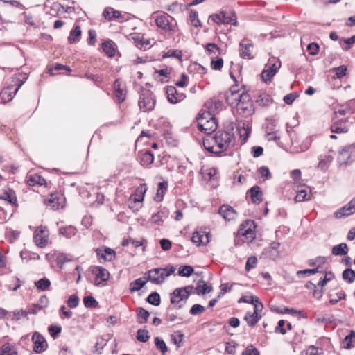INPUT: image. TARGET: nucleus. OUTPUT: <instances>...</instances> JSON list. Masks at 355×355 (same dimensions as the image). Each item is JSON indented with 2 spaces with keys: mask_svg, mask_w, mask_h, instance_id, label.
Here are the masks:
<instances>
[{
  "mask_svg": "<svg viewBox=\"0 0 355 355\" xmlns=\"http://www.w3.org/2000/svg\"><path fill=\"white\" fill-rule=\"evenodd\" d=\"M150 336L148 331L146 329H139L137 334V339L142 343H145L148 340Z\"/></svg>",
  "mask_w": 355,
  "mask_h": 355,
  "instance_id": "3c124183",
  "label": "nucleus"
},
{
  "mask_svg": "<svg viewBox=\"0 0 355 355\" xmlns=\"http://www.w3.org/2000/svg\"><path fill=\"white\" fill-rule=\"evenodd\" d=\"M192 241L197 245H205L209 242V233L202 231H196L193 232Z\"/></svg>",
  "mask_w": 355,
  "mask_h": 355,
  "instance_id": "4be33fe9",
  "label": "nucleus"
},
{
  "mask_svg": "<svg viewBox=\"0 0 355 355\" xmlns=\"http://www.w3.org/2000/svg\"><path fill=\"white\" fill-rule=\"evenodd\" d=\"M209 19L217 24H231L234 26L237 25L236 17L234 13H231L230 15L227 16L225 12H220V13L210 15Z\"/></svg>",
  "mask_w": 355,
  "mask_h": 355,
  "instance_id": "ddd939ff",
  "label": "nucleus"
},
{
  "mask_svg": "<svg viewBox=\"0 0 355 355\" xmlns=\"http://www.w3.org/2000/svg\"><path fill=\"white\" fill-rule=\"evenodd\" d=\"M279 243L272 242L269 247L264 249L263 254L270 259L275 260L279 257Z\"/></svg>",
  "mask_w": 355,
  "mask_h": 355,
  "instance_id": "5701e85b",
  "label": "nucleus"
},
{
  "mask_svg": "<svg viewBox=\"0 0 355 355\" xmlns=\"http://www.w3.org/2000/svg\"><path fill=\"white\" fill-rule=\"evenodd\" d=\"M236 107L237 114L245 117L251 116L254 112L253 103L248 94L243 96Z\"/></svg>",
  "mask_w": 355,
  "mask_h": 355,
  "instance_id": "6e6552de",
  "label": "nucleus"
},
{
  "mask_svg": "<svg viewBox=\"0 0 355 355\" xmlns=\"http://www.w3.org/2000/svg\"><path fill=\"white\" fill-rule=\"evenodd\" d=\"M27 183L30 186L43 185L46 184V180L44 178L38 174H32L28 175Z\"/></svg>",
  "mask_w": 355,
  "mask_h": 355,
  "instance_id": "c756f323",
  "label": "nucleus"
},
{
  "mask_svg": "<svg viewBox=\"0 0 355 355\" xmlns=\"http://www.w3.org/2000/svg\"><path fill=\"white\" fill-rule=\"evenodd\" d=\"M96 255L100 262L111 261L115 259L116 253L112 248L102 247L96 250Z\"/></svg>",
  "mask_w": 355,
  "mask_h": 355,
  "instance_id": "a211bd4d",
  "label": "nucleus"
},
{
  "mask_svg": "<svg viewBox=\"0 0 355 355\" xmlns=\"http://www.w3.org/2000/svg\"><path fill=\"white\" fill-rule=\"evenodd\" d=\"M175 271V268L168 266L165 268H156L147 271L145 276L147 280L155 284H161Z\"/></svg>",
  "mask_w": 355,
  "mask_h": 355,
  "instance_id": "20e7f679",
  "label": "nucleus"
},
{
  "mask_svg": "<svg viewBox=\"0 0 355 355\" xmlns=\"http://www.w3.org/2000/svg\"><path fill=\"white\" fill-rule=\"evenodd\" d=\"M0 355H17V351L14 346L6 343L0 348Z\"/></svg>",
  "mask_w": 355,
  "mask_h": 355,
  "instance_id": "4c0bfd02",
  "label": "nucleus"
},
{
  "mask_svg": "<svg viewBox=\"0 0 355 355\" xmlns=\"http://www.w3.org/2000/svg\"><path fill=\"white\" fill-rule=\"evenodd\" d=\"M211 287L209 286L205 281H200L198 282L196 290L198 294H205L211 291Z\"/></svg>",
  "mask_w": 355,
  "mask_h": 355,
  "instance_id": "37998d69",
  "label": "nucleus"
},
{
  "mask_svg": "<svg viewBox=\"0 0 355 355\" xmlns=\"http://www.w3.org/2000/svg\"><path fill=\"white\" fill-rule=\"evenodd\" d=\"M193 272V268L189 266H184L179 268L178 275L181 277H190Z\"/></svg>",
  "mask_w": 355,
  "mask_h": 355,
  "instance_id": "a18cd8bd",
  "label": "nucleus"
},
{
  "mask_svg": "<svg viewBox=\"0 0 355 355\" xmlns=\"http://www.w3.org/2000/svg\"><path fill=\"white\" fill-rule=\"evenodd\" d=\"M257 263V259L255 257H250L248 259L245 266L246 270H250L251 268H253L256 266Z\"/></svg>",
  "mask_w": 355,
  "mask_h": 355,
  "instance_id": "338daca9",
  "label": "nucleus"
},
{
  "mask_svg": "<svg viewBox=\"0 0 355 355\" xmlns=\"http://www.w3.org/2000/svg\"><path fill=\"white\" fill-rule=\"evenodd\" d=\"M301 355H319L318 348L314 346H310L305 352H302Z\"/></svg>",
  "mask_w": 355,
  "mask_h": 355,
  "instance_id": "774afa93",
  "label": "nucleus"
},
{
  "mask_svg": "<svg viewBox=\"0 0 355 355\" xmlns=\"http://www.w3.org/2000/svg\"><path fill=\"white\" fill-rule=\"evenodd\" d=\"M147 301L153 305L158 306L160 304V296L156 292L153 293L148 296Z\"/></svg>",
  "mask_w": 355,
  "mask_h": 355,
  "instance_id": "8fccbe9b",
  "label": "nucleus"
},
{
  "mask_svg": "<svg viewBox=\"0 0 355 355\" xmlns=\"http://www.w3.org/2000/svg\"><path fill=\"white\" fill-rule=\"evenodd\" d=\"M93 275L96 276L94 285L99 286L105 285V283L110 278L108 270L101 266H95L92 270Z\"/></svg>",
  "mask_w": 355,
  "mask_h": 355,
  "instance_id": "4468645a",
  "label": "nucleus"
},
{
  "mask_svg": "<svg viewBox=\"0 0 355 355\" xmlns=\"http://www.w3.org/2000/svg\"><path fill=\"white\" fill-rule=\"evenodd\" d=\"M155 100L150 91H144L139 97V107L143 112H149L154 109Z\"/></svg>",
  "mask_w": 355,
  "mask_h": 355,
  "instance_id": "9d476101",
  "label": "nucleus"
},
{
  "mask_svg": "<svg viewBox=\"0 0 355 355\" xmlns=\"http://www.w3.org/2000/svg\"><path fill=\"white\" fill-rule=\"evenodd\" d=\"M257 102L263 106L268 105L271 102L272 99L267 94L260 95L257 99Z\"/></svg>",
  "mask_w": 355,
  "mask_h": 355,
  "instance_id": "e2e57ef3",
  "label": "nucleus"
},
{
  "mask_svg": "<svg viewBox=\"0 0 355 355\" xmlns=\"http://www.w3.org/2000/svg\"><path fill=\"white\" fill-rule=\"evenodd\" d=\"M102 49L109 57H113L115 55L114 43L110 40L102 44Z\"/></svg>",
  "mask_w": 355,
  "mask_h": 355,
  "instance_id": "e433bc0d",
  "label": "nucleus"
},
{
  "mask_svg": "<svg viewBox=\"0 0 355 355\" xmlns=\"http://www.w3.org/2000/svg\"><path fill=\"white\" fill-rule=\"evenodd\" d=\"M255 227L253 220H245L240 225L238 234L243 237V241L251 242L255 238Z\"/></svg>",
  "mask_w": 355,
  "mask_h": 355,
  "instance_id": "0eeeda50",
  "label": "nucleus"
},
{
  "mask_svg": "<svg viewBox=\"0 0 355 355\" xmlns=\"http://www.w3.org/2000/svg\"><path fill=\"white\" fill-rule=\"evenodd\" d=\"M250 193L252 201L254 203H257L261 201L262 193L259 187L254 186L252 187L250 190Z\"/></svg>",
  "mask_w": 355,
  "mask_h": 355,
  "instance_id": "473e14b6",
  "label": "nucleus"
},
{
  "mask_svg": "<svg viewBox=\"0 0 355 355\" xmlns=\"http://www.w3.org/2000/svg\"><path fill=\"white\" fill-rule=\"evenodd\" d=\"M239 302L254 304L258 302V297L253 295H245L239 300Z\"/></svg>",
  "mask_w": 355,
  "mask_h": 355,
  "instance_id": "6e6d98bb",
  "label": "nucleus"
},
{
  "mask_svg": "<svg viewBox=\"0 0 355 355\" xmlns=\"http://www.w3.org/2000/svg\"><path fill=\"white\" fill-rule=\"evenodd\" d=\"M259 173L264 180L270 179L272 175L269 171V168L266 166H261L259 168Z\"/></svg>",
  "mask_w": 355,
  "mask_h": 355,
  "instance_id": "4d7b16f0",
  "label": "nucleus"
},
{
  "mask_svg": "<svg viewBox=\"0 0 355 355\" xmlns=\"http://www.w3.org/2000/svg\"><path fill=\"white\" fill-rule=\"evenodd\" d=\"M166 94L168 101L173 104L182 101L185 98V95L182 93H178L174 86L166 87Z\"/></svg>",
  "mask_w": 355,
  "mask_h": 355,
  "instance_id": "412c9836",
  "label": "nucleus"
},
{
  "mask_svg": "<svg viewBox=\"0 0 355 355\" xmlns=\"http://www.w3.org/2000/svg\"><path fill=\"white\" fill-rule=\"evenodd\" d=\"M149 315V312L145 310L144 309L141 307L137 309V321L139 323H146L148 320Z\"/></svg>",
  "mask_w": 355,
  "mask_h": 355,
  "instance_id": "58836bf2",
  "label": "nucleus"
},
{
  "mask_svg": "<svg viewBox=\"0 0 355 355\" xmlns=\"http://www.w3.org/2000/svg\"><path fill=\"white\" fill-rule=\"evenodd\" d=\"M79 303L78 297L76 295H71L67 300V304L70 308H76Z\"/></svg>",
  "mask_w": 355,
  "mask_h": 355,
  "instance_id": "bf43d9fd",
  "label": "nucleus"
},
{
  "mask_svg": "<svg viewBox=\"0 0 355 355\" xmlns=\"http://www.w3.org/2000/svg\"><path fill=\"white\" fill-rule=\"evenodd\" d=\"M343 278L349 283H352L355 279V272L352 269H346L343 272Z\"/></svg>",
  "mask_w": 355,
  "mask_h": 355,
  "instance_id": "49530a36",
  "label": "nucleus"
},
{
  "mask_svg": "<svg viewBox=\"0 0 355 355\" xmlns=\"http://www.w3.org/2000/svg\"><path fill=\"white\" fill-rule=\"evenodd\" d=\"M157 27L165 33L173 34L177 31V23L170 15L164 12H154L152 15Z\"/></svg>",
  "mask_w": 355,
  "mask_h": 355,
  "instance_id": "7ed1b4c3",
  "label": "nucleus"
},
{
  "mask_svg": "<svg viewBox=\"0 0 355 355\" xmlns=\"http://www.w3.org/2000/svg\"><path fill=\"white\" fill-rule=\"evenodd\" d=\"M35 284L37 289L41 291H45L48 289V288L50 286L51 282L49 279L42 278L35 282Z\"/></svg>",
  "mask_w": 355,
  "mask_h": 355,
  "instance_id": "c03bdc74",
  "label": "nucleus"
},
{
  "mask_svg": "<svg viewBox=\"0 0 355 355\" xmlns=\"http://www.w3.org/2000/svg\"><path fill=\"white\" fill-rule=\"evenodd\" d=\"M189 19L191 21L192 25L194 26L195 27H201L202 26V24L198 19V14L196 11H195V10L190 11Z\"/></svg>",
  "mask_w": 355,
  "mask_h": 355,
  "instance_id": "09e8293b",
  "label": "nucleus"
},
{
  "mask_svg": "<svg viewBox=\"0 0 355 355\" xmlns=\"http://www.w3.org/2000/svg\"><path fill=\"white\" fill-rule=\"evenodd\" d=\"M232 131H218L214 136H207L203 139V146L208 151L220 153L225 151L234 143Z\"/></svg>",
  "mask_w": 355,
  "mask_h": 355,
  "instance_id": "f257e3e1",
  "label": "nucleus"
},
{
  "mask_svg": "<svg viewBox=\"0 0 355 355\" xmlns=\"http://www.w3.org/2000/svg\"><path fill=\"white\" fill-rule=\"evenodd\" d=\"M33 343V350L36 353L44 352L48 347V344L44 338L38 332H35L32 336Z\"/></svg>",
  "mask_w": 355,
  "mask_h": 355,
  "instance_id": "f3484780",
  "label": "nucleus"
},
{
  "mask_svg": "<svg viewBox=\"0 0 355 355\" xmlns=\"http://www.w3.org/2000/svg\"><path fill=\"white\" fill-rule=\"evenodd\" d=\"M184 334L180 331H176L171 335V340L178 347H180L183 341Z\"/></svg>",
  "mask_w": 355,
  "mask_h": 355,
  "instance_id": "de8ad7c7",
  "label": "nucleus"
},
{
  "mask_svg": "<svg viewBox=\"0 0 355 355\" xmlns=\"http://www.w3.org/2000/svg\"><path fill=\"white\" fill-rule=\"evenodd\" d=\"M355 345V331H351L349 334L346 336L343 340V346L346 349H350Z\"/></svg>",
  "mask_w": 355,
  "mask_h": 355,
  "instance_id": "c9c22d12",
  "label": "nucleus"
},
{
  "mask_svg": "<svg viewBox=\"0 0 355 355\" xmlns=\"http://www.w3.org/2000/svg\"><path fill=\"white\" fill-rule=\"evenodd\" d=\"M81 35V30L79 26L75 27L73 30L70 32V35L68 37L69 43L73 44L78 40Z\"/></svg>",
  "mask_w": 355,
  "mask_h": 355,
  "instance_id": "a19ab883",
  "label": "nucleus"
},
{
  "mask_svg": "<svg viewBox=\"0 0 355 355\" xmlns=\"http://www.w3.org/2000/svg\"><path fill=\"white\" fill-rule=\"evenodd\" d=\"M310 189L307 187L302 188L301 189L297 191V195L295 198V200L296 202H303L308 200L310 198V195H309V193H310Z\"/></svg>",
  "mask_w": 355,
  "mask_h": 355,
  "instance_id": "7c9ffc66",
  "label": "nucleus"
},
{
  "mask_svg": "<svg viewBox=\"0 0 355 355\" xmlns=\"http://www.w3.org/2000/svg\"><path fill=\"white\" fill-rule=\"evenodd\" d=\"M114 94L119 102H123L125 98V92L121 87V82L116 80L114 83Z\"/></svg>",
  "mask_w": 355,
  "mask_h": 355,
  "instance_id": "c85d7f7f",
  "label": "nucleus"
},
{
  "mask_svg": "<svg viewBox=\"0 0 355 355\" xmlns=\"http://www.w3.org/2000/svg\"><path fill=\"white\" fill-rule=\"evenodd\" d=\"M105 18L108 21H112L113 19H119L120 22L126 21L129 19V17L127 13L123 14L119 10H116L112 8L108 7L106 8L103 13Z\"/></svg>",
  "mask_w": 355,
  "mask_h": 355,
  "instance_id": "dca6fc26",
  "label": "nucleus"
},
{
  "mask_svg": "<svg viewBox=\"0 0 355 355\" xmlns=\"http://www.w3.org/2000/svg\"><path fill=\"white\" fill-rule=\"evenodd\" d=\"M219 214L226 220H234L236 216V211L231 206L227 205L220 207Z\"/></svg>",
  "mask_w": 355,
  "mask_h": 355,
  "instance_id": "b1692460",
  "label": "nucleus"
},
{
  "mask_svg": "<svg viewBox=\"0 0 355 355\" xmlns=\"http://www.w3.org/2000/svg\"><path fill=\"white\" fill-rule=\"evenodd\" d=\"M205 311L203 306L200 304H194L189 311L190 314L196 315H199Z\"/></svg>",
  "mask_w": 355,
  "mask_h": 355,
  "instance_id": "13d9d810",
  "label": "nucleus"
},
{
  "mask_svg": "<svg viewBox=\"0 0 355 355\" xmlns=\"http://www.w3.org/2000/svg\"><path fill=\"white\" fill-rule=\"evenodd\" d=\"M23 82L17 84V87L15 89L13 88L12 85H9L6 88L3 89L0 93L1 101L3 103L10 101L18 92Z\"/></svg>",
  "mask_w": 355,
  "mask_h": 355,
  "instance_id": "6ab92c4d",
  "label": "nucleus"
},
{
  "mask_svg": "<svg viewBox=\"0 0 355 355\" xmlns=\"http://www.w3.org/2000/svg\"><path fill=\"white\" fill-rule=\"evenodd\" d=\"M193 287L190 286L175 289L171 294V303L178 309L181 308L191 293Z\"/></svg>",
  "mask_w": 355,
  "mask_h": 355,
  "instance_id": "39448f33",
  "label": "nucleus"
},
{
  "mask_svg": "<svg viewBox=\"0 0 355 355\" xmlns=\"http://www.w3.org/2000/svg\"><path fill=\"white\" fill-rule=\"evenodd\" d=\"M59 233L66 238L70 239L76 234L77 230L72 225L61 227L59 230Z\"/></svg>",
  "mask_w": 355,
  "mask_h": 355,
  "instance_id": "2f4dec72",
  "label": "nucleus"
},
{
  "mask_svg": "<svg viewBox=\"0 0 355 355\" xmlns=\"http://www.w3.org/2000/svg\"><path fill=\"white\" fill-rule=\"evenodd\" d=\"M155 344L156 347L159 349L162 353L164 354L167 352L168 348L165 342L159 337H156L155 339Z\"/></svg>",
  "mask_w": 355,
  "mask_h": 355,
  "instance_id": "603ef678",
  "label": "nucleus"
},
{
  "mask_svg": "<svg viewBox=\"0 0 355 355\" xmlns=\"http://www.w3.org/2000/svg\"><path fill=\"white\" fill-rule=\"evenodd\" d=\"M168 189V182L163 181L158 183L156 195L154 198L157 202H161L163 200L164 196Z\"/></svg>",
  "mask_w": 355,
  "mask_h": 355,
  "instance_id": "a878e982",
  "label": "nucleus"
},
{
  "mask_svg": "<svg viewBox=\"0 0 355 355\" xmlns=\"http://www.w3.org/2000/svg\"><path fill=\"white\" fill-rule=\"evenodd\" d=\"M334 71L336 73V77L337 78H340L345 76L347 71V67L345 65L340 66L338 67L334 68Z\"/></svg>",
  "mask_w": 355,
  "mask_h": 355,
  "instance_id": "052dcab7",
  "label": "nucleus"
},
{
  "mask_svg": "<svg viewBox=\"0 0 355 355\" xmlns=\"http://www.w3.org/2000/svg\"><path fill=\"white\" fill-rule=\"evenodd\" d=\"M146 191V187L145 184H141L136 189L135 194L132 196L135 202H142L144 200V195Z\"/></svg>",
  "mask_w": 355,
  "mask_h": 355,
  "instance_id": "f704fd0d",
  "label": "nucleus"
},
{
  "mask_svg": "<svg viewBox=\"0 0 355 355\" xmlns=\"http://www.w3.org/2000/svg\"><path fill=\"white\" fill-rule=\"evenodd\" d=\"M49 230L46 227L40 226L37 227L33 235V241L36 245L44 248L49 241Z\"/></svg>",
  "mask_w": 355,
  "mask_h": 355,
  "instance_id": "f8f14e48",
  "label": "nucleus"
},
{
  "mask_svg": "<svg viewBox=\"0 0 355 355\" xmlns=\"http://www.w3.org/2000/svg\"><path fill=\"white\" fill-rule=\"evenodd\" d=\"M5 200L9 202L10 204L17 205V198L14 191L11 189L6 190L0 197V202Z\"/></svg>",
  "mask_w": 355,
  "mask_h": 355,
  "instance_id": "cd10ccee",
  "label": "nucleus"
},
{
  "mask_svg": "<svg viewBox=\"0 0 355 355\" xmlns=\"http://www.w3.org/2000/svg\"><path fill=\"white\" fill-rule=\"evenodd\" d=\"M147 282H148V280H147V277L145 275L142 278L137 279L130 283V291L131 292H135L141 290Z\"/></svg>",
  "mask_w": 355,
  "mask_h": 355,
  "instance_id": "bb28decb",
  "label": "nucleus"
},
{
  "mask_svg": "<svg viewBox=\"0 0 355 355\" xmlns=\"http://www.w3.org/2000/svg\"><path fill=\"white\" fill-rule=\"evenodd\" d=\"M240 55L243 58H252V49L253 48L252 43H244L240 44Z\"/></svg>",
  "mask_w": 355,
  "mask_h": 355,
  "instance_id": "393cba45",
  "label": "nucleus"
},
{
  "mask_svg": "<svg viewBox=\"0 0 355 355\" xmlns=\"http://www.w3.org/2000/svg\"><path fill=\"white\" fill-rule=\"evenodd\" d=\"M48 329L50 335L55 338L61 332L62 328L60 326L51 325Z\"/></svg>",
  "mask_w": 355,
  "mask_h": 355,
  "instance_id": "69168bd1",
  "label": "nucleus"
},
{
  "mask_svg": "<svg viewBox=\"0 0 355 355\" xmlns=\"http://www.w3.org/2000/svg\"><path fill=\"white\" fill-rule=\"evenodd\" d=\"M311 143H312V139L311 137H306L305 138L301 145L300 146V152H304L306 150H307L309 147L311 146Z\"/></svg>",
  "mask_w": 355,
  "mask_h": 355,
  "instance_id": "680f3d73",
  "label": "nucleus"
},
{
  "mask_svg": "<svg viewBox=\"0 0 355 355\" xmlns=\"http://www.w3.org/2000/svg\"><path fill=\"white\" fill-rule=\"evenodd\" d=\"M211 103L210 102L206 103L205 107L196 118L198 129L208 135L214 132L218 126L216 119L210 110L212 107Z\"/></svg>",
  "mask_w": 355,
  "mask_h": 355,
  "instance_id": "f03ea898",
  "label": "nucleus"
},
{
  "mask_svg": "<svg viewBox=\"0 0 355 355\" xmlns=\"http://www.w3.org/2000/svg\"><path fill=\"white\" fill-rule=\"evenodd\" d=\"M84 305L87 308L95 307L97 305V302L92 296H85L83 299Z\"/></svg>",
  "mask_w": 355,
  "mask_h": 355,
  "instance_id": "864d4df0",
  "label": "nucleus"
},
{
  "mask_svg": "<svg viewBox=\"0 0 355 355\" xmlns=\"http://www.w3.org/2000/svg\"><path fill=\"white\" fill-rule=\"evenodd\" d=\"M318 268L313 269H306L303 270H298L297 272V275L300 277H304L305 276L311 275L318 272Z\"/></svg>",
  "mask_w": 355,
  "mask_h": 355,
  "instance_id": "5fc2aeb1",
  "label": "nucleus"
},
{
  "mask_svg": "<svg viewBox=\"0 0 355 355\" xmlns=\"http://www.w3.org/2000/svg\"><path fill=\"white\" fill-rule=\"evenodd\" d=\"M355 213V197L353 198L347 205L337 209L334 216L336 218L347 217Z\"/></svg>",
  "mask_w": 355,
  "mask_h": 355,
  "instance_id": "2eb2a0df",
  "label": "nucleus"
},
{
  "mask_svg": "<svg viewBox=\"0 0 355 355\" xmlns=\"http://www.w3.org/2000/svg\"><path fill=\"white\" fill-rule=\"evenodd\" d=\"M354 112H355V99H352L345 105H339L334 108L335 115L345 116Z\"/></svg>",
  "mask_w": 355,
  "mask_h": 355,
  "instance_id": "aec40b11",
  "label": "nucleus"
},
{
  "mask_svg": "<svg viewBox=\"0 0 355 355\" xmlns=\"http://www.w3.org/2000/svg\"><path fill=\"white\" fill-rule=\"evenodd\" d=\"M348 252V246L346 243H342L332 248V254L335 256L345 255Z\"/></svg>",
  "mask_w": 355,
  "mask_h": 355,
  "instance_id": "72a5a7b5",
  "label": "nucleus"
},
{
  "mask_svg": "<svg viewBox=\"0 0 355 355\" xmlns=\"http://www.w3.org/2000/svg\"><path fill=\"white\" fill-rule=\"evenodd\" d=\"M246 94L244 89H239L236 85L231 87V88L226 92L225 96L227 103L230 105L236 106L240 102V100L242 99L243 96Z\"/></svg>",
  "mask_w": 355,
  "mask_h": 355,
  "instance_id": "9b49d317",
  "label": "nucleus"
},
{
  "mask_svg": "<svg viewBox=\"0 0 355 355\" xmlns=\"http://www.w3.org/2000/svg\"><path fill=\"white\" fill-rule=\"evenodd\" d=\"M241 355H259V351L253 345H248Z\"/></svg>",
  "mask_w": 355,
  "mask_h": 355,
  "instance_id": "0e129e2a",
  "label": "nucleus"
},
{
  "mask_svg": "<svg viewBox=\"0 0 355 355\" xmlns=\"http://www.w3.org/2000/svg\"><path fill=\"white\" fill-rule=\"evenodd\" d=\"M281 66L280 62L275 58L270 59L261 76L264 82L270 80Z\"/></svg>",
  "mask_w": 355,
  "mask_h": 355,
  "instance_id": "1a4fd4ad",
  "label": "nucleus"
},
{
  "mask_svg": "<svg viewBox=\"0 0 355 355\" xmlns=\"http://www.w3.org/2000/svg\"><path fill=\"white\" fill-rule=\"evenodd\" d=\"M154 161V157L151 152H145L141 157V163L143 166H148Z\"/></svg>",
  "mask_w": 355,
  "mask_h": 355,
  "instance_id": "79ce46f5",
  "label": "nucleus"
},
{
  "mask_svg": "<svg viewBox=\"0 0 355 355\" xmlns=\"http://www.w3.org/2000/svg\"><path fill=\"white\" fill-rule=\"evenodd\" d=\"M338 161L340 166L349 165L355 162V143L345 146L339 151Z\"/></svg>",
  "mask_w": 355,
  "mask_h": 355,
  "instance_id": "423d86ee",
  "label": "nucleus"
},
{
  "mask_svg": "<svg viewBox=\"0 0 355 355\" xmlns=\"http://www.w3.org/2000/svg\"><path fill=\"white\" fill-rule=\"evenodd\" d=\"M260 318L259 313L248 312L245 316V320L249 326H254Z\"/></svg>",
  "mask_w": 355,
  "mask_h": 355,
  "instance_id": "ea45409f",
  "label": "nucleus"
}]
</instances>
